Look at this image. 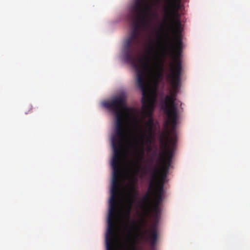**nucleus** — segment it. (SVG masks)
<instances>
[{
  "mask_svg": "<svg viewBox=\"0 0 250 250\" xmlns=\"http://www.w3.org/2000/svg\"><path fill=\"white\" fill-rule=\"evenodd\" d=\"M104 106L115 116L114 132L111 143L113 150L111 164L113 169L111 195L108 213L107 231H116L121 208L119 205L120 194L119 178L121 175V162L124 142L128 139V132L124 127L126 113L128 108L126 105V95L122 93L104 103Z\"/></svg>",
  "mask_w": 250,
  "mask_h": 250,
  "instance_id": "f257e3e1",
  "label": "nucleus"
},
{
  "mask_svg": "<svg viewBox=\"0 0 250 250\" xmlns=\"http://www.w3.org/2000/svg\"><path fill=\"white\" fill-rule=\"evenodd\" d=\"M141 33L131 31L130 36L127 39L124 46V54L125 61L131 64L136 71L137 83L144 89V79H158L162 77L161 71L163 69L164 61H158L157 55L154 53V47L151 44L147 53L150 57L145 61L136 55L140 44Z\"/></svg>",
  "mask_w": 250,
  "mask_h": 250,
  "instance_id": "f03ea898",
  "label": "nucleus"
},
{
  "mask_svg": "<svg viewBox=\"0 0 250 250\" xmlns=\"http://www.w3.org/2000/svg\"><path fill=\"white\" fill-rule=\"evenodd\" d=\"M172 60L170 63L168 71L166 74L171 90L170 95L166 96L161 108L166 114L171 127V142L174 144L176 141V127L178 116V104L176 97L180 90L182 71V51L165 50Z\"/></svg>",
  "mask_w": 250,
  "mask_h": 250,
  "instance_id": "7ed1b4c3",
  "label": "nucleus"
},
{
  "mask_svg": "<svg viewBox=\"0 0 250 250\" xmlns=\"http://www.w3.org/2000/svg\"><path fill=\"white\" fill-rule=\"evenodd\" d=\"M180 0H166L167 6L164 12L166 20L168 21L165 34L166 46L165 50H183L182 33L183 28L179 10L181 8Z\"/></svg>",
  "mask_w": 250,
  "mask_h": 250,
  "instance_id": "20e7f679",
  "label": "nucleus"
},
{
  "mask_svg": "<svg viewBox=\"0 0 250 250\" xmlns=\"http://www.w3.org/2000/svg\"><path fill=\"white\" fill-rule=\"evenodd\" d=\"M160 143L163 151L160 153L157 161L159 165L151 169V176L149 188L160 189L162 187V189H164L165 181L171 163L174 150L173 147H170L167 141L162 137L160 139Z\"/></svg>",
  "mask_w": 250,
  "mask_h": 250,
  "instance_id": "39448f33",
  "label": "nucleus"
},
{
  "mask_svg": "<svg viewBox=\"0 0 250 250\" xmlns=\"http://www.w3.org/2000/svg\"><path fill=\"white\" fill-rule=\"evenodd\" d=\"M150 9L146 0H135L128 16V20L133 24L132 31L141 33V28L147 26Z\"/></svg>",
  "mask_w": 250,
  "mask_h": 250,
  "instance_id": "423d86ee",
  "label": "nucleus"
},
{
  "mask_svg": "<svg viewBox=\"0 0 250 250\" xmlns=\"http://www.w3.org/2000/svg\"><path fill=\"white\" fill-rule=\"evenodd\" d=\"M148 78L144 79L145 88L142 89L136 83L137 85L141 90L143 95L142 99L143 113L145 117H149L145 125L146 127L153 126V120L152 118V115L154 109L155 99L154 97L149 95L146 91L147 81Z\"/></svg>",
  "mask_w": 250,
  "mask_h": 250,
  "instance_id": "0eeeda50",
  "label": "nucleus"
},
{
  "mask_svg": "<svg viewBox=\"0 0 250 250\" xmlns=\"http://www.w3.org/2000/svg\"><path fill=\"white\" fill-rule=\"evenodd\" d=\"M150 209L152 211L155 222L152 224L149 230H145L141 233L142 238L146 241H147L151 247H154L157 243L158 236V222L160 215V208L152 207L151 206L146 209Z\"/></svg>",
  "mask_w": 250,
  "mask_h": 250,
  "instance_id": "6e6552de",
  "label": "nucleus"
},
{
  "mask_svg": "<svg viewBox=\"0 0 250 250\" xmlns=\"http://www.w3.org/2000/svg\"><path fill=\"white\" fill-rule=\"evenodd\" d=\"M154 137H150L147 136L146 132H142L140 135V144L139 146V149H140V158L141 160L143 159V156L144 155V142L145 141L146 144H149V146L152 142V139Z\"/></svg>",
  "mask_w": 250,
  "mask_h": 250,
  "instance_id": "1a4fd4ad",
  "label": "nucleus"
},
{
  "mask_svg": "<svg viewBox=\"0 0 250 250\" xmlns=\"http://www.w3.org/2000/svg\"><path fill=\"white\" fill-rule=\"evenodd\" d=\"M128 195L129 196V198L128 199V205L125 214V218L128 222L130 221V210L131 209L132 205L136 199L137 196L136 192L133 187H132V189L129 192Z\"/></svg>",
  "mask_w": 250,
  "mask_h": 250,
  "instance_id": "9d476101",
  "label": "nucleus"
},
{
  "mask_svg": "<svg viewBox=\"0 0 250 250\" xmlns=\"http://www.w3.org/2000/svg\"><path fill=\"white\" fill-rule=\"evenodd\" d=\"M153 188V194L154 196V204L152 207L160 208V205L163 200V189H162V187L159 188Z\"/></svg>",
  "mask_w": 250,
  "mask_h": 250,
  "instance_id": "9b49d317",
  "label": "nucleus"
},
{
  "mask_svg": "<svg viewBox=\"0 0 250 250\" xmlns=\"http://www.w3.org/2000/svg\"><path fill=\"white\" fill-rule=\"evenodd\" d=\"M151 192L153 193V188H148V191L147 193L144 195L142 199V202L143 204V206L146 209L148 208L151 206V198L149 195V192Z\"/></svg>",
  "mask_w": 250,
  "mask_h": 250,
  "instance_id": "f8f14e48",
  "label": "nucleus"
},
{
  "mask_svg": "<svg viewBox=\"0 0 250 250\" xmlns=\"http://www.w3.org/2000/svg\"><path fill=\"white\" fill-rule=\"evenodd\" d=\"M142 132H146L147 136L150 137H154V133L153 130V127L150 126V127H146L145 129L143 131L142 127H141V134Z\"/></svg>",
  "mask_w": 250,
  "mask_h": 250,
  "instance_id": "ddd939ff",
  "label": "nucleus"
},
{
  "mask_svg": "<svg viewBox=\"0 0 250 250\" xmlns=\"http://www.w3.org/2000/svg\"><path fill=\"white\" fill-rule=\"evenodd\" d=\"M32 109V106L31 104H28L26 106L25 109H24V112L25 114L27 113V111L29 112Z\"/></svg>",
  "mask_w": 250,
  "mask_h": 250,
  "instance_id": "4468645a",
  "label": "nucleus"
},
{
  "mask_svg": "<svg viewBox=\"0 0 250 250\" xmlns=\"http://www.w3.org/2000/svg\"><path fill=\"white\" fill-rule=\"evenodd\" d=\"M141 222H142V224L144 226L146 225V221L145 219H142L141 220Z\"/></svg>",
  "mask_w": 250,
  "mask_h": 250,
  "instance_id": "2eb2a0df",
  "label": "nucleus"
},
{
  "mask_svg": "<svg viewBox=\"0 0 250 250\" xmlns=\"http://www.w3.org/2000/svg\"><path fill=\"white\" fill-rule=\"evenodd\" d=\"M131 223H132V225L133 224V225H136V223L135 221H132L131 222Z\"/></svg>",
  "mask_w": 250,
  "mask_h": 250,
  "instance_id": "dca6fc26",
  "label": "nucleus"
},
{
  "mask_svg": "<svg viewBox=\"0 0 250 250\" xmlns=\"http://www.w3.org/2000/svg\"><path fill=\"white\" fill-rule=\"evenodd\" d=\"M131 250H136L135 246H133L132 247H131Z\"/></svg>",
  "mask_w": 250,
  "mask_h": 250,
  "instance_id": "f3484780",
  "label": "nucleus"
},
{
  "mask_svg": "<svg viewBox=\"0 0 250 250\" xmlns=\"http://www.w3.org/2000/svg\"><path fill=\"white\" fill-rule=\"evenodd\" d=\"M139 171H140V169L139 168H137V170H136V173H138L139 172Z\"/></svg>",
  "mask_w": 250,
  "mask_h": 250,
  "instance_id": "a211bd4d",
  "label": "nucleus"
},
{
  "mask_svg": "<svg viewBox=\"0 0 250 250\" xmlns=\"http://www.w3.org/2000/svg\"><path fill=\"white\" fill-rule=\"evenodd\" d=\"M129 234L130 235L131 234V231L129 230Z\"/></svg>",
  "mask_w": 250,
  "mask_h": 250,
  "instance_id": "6ab92c4d",
  "label": "nucleus"
}]
</instances>
